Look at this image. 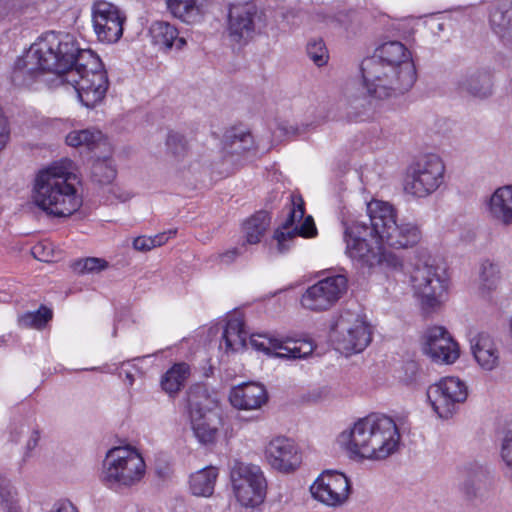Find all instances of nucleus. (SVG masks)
<instances>
[{
	"instance_id": "nucleus-27",
	"label": "nucleus",
	"mask_w": 512,
	"mask_h": 512,
	"mask_svg": "<svg viewBox=\"0 0 512 512\" xmlns=\"http://www.w3.org/2000/svg\"><path fill=\"white\" fill-rule=\"evenodd\" d=\"M254 148V139L251 133L242 130L227 132L223 140V156L232 164H236L238 158Z\"/></svg>"
},
{
	"instance_id": "nucleus-35",
	"label": "nucleus",
	"mask_w": 512,
	"mask_h": 512,
	"mask_svg": "<svg viewBox=\"0 0 512 512\" xmlns=\"http://www.w3.org/2000/svg\"><path fill=\"white\" fill-rule=\"evenodd\" d=\"M490 484V474L483 467H478L475 471L468 474L463 484L465 495L469 499L481 497L483 492L487 490Z\"/></svg>"
},
{
	"instance_id": "nucleus-10",
	"label": "nucleus",
	"mask_w": 512,
	"mask_h": 512,
	"mask_svg": "<svg viewBox=\"0 0 512 512\" xmlns=\"http://www.w3.org/2000/svg\"><path fill=\"white\" fill-rule=\"evenodd\" d=\"M230 479L235 497L242 506L255 507L264 501L266 480L259 466L234 461Z\"/></svg>"
},
{
	"instance_id": "nucleus-42",
	"label": "nucleus",
	"mask_w": 512,
	"mask_h": 512,
	"mask_svg": "<svg viewBox=\"0 0 512 512\" xmlns=\"http://www.w3.org/2000/svg\"><path fill=\"white\" fill-rule=\"evenodd\" d=\"M108 266V263L101 258L88 257L75 261L71 267L76 274L99 273Z\"/></svg>"
},
{
	"instance_id": "nucleus-4",
	"label": "nucleus",
	"mask_w": 512,
	"mask_h": 512,
	"mask_svg": "<svg viewBox=\"0 0 512 512\" xmlns=\"http://www.w3.org/2000/svg\"><path fill=\"white\" fill-rule=\"evenodd\" d=\"M72 162L64 160L41 170L34 182L33 201L48 215L69 217L76 212L82 200L70 182L75 175L70 171Z\"/></svg>"
},
{
	"instance_id": "nucleus-36",
	"label": "nucleus",
	"mask_w": 512,
	"mask_h": 512,
	"mask_svg": "<svg viewBox=\"0 0 512 512\" xmlns=\"http://www.w3.org/2000/svg\"><path fill=\"white\" fill-rule=\"evenodd\" d=\"M170 12L185 23H195L201 19V10L196 0H167Z\"/></svg>"
},
{
	"instance_id": "nucleus-46",
	"label": "nucleus",
	"mask_w": 512,
	"mask_h": 512,
	"mask_svg": "<svg viewBox=\"0 0 512 512\" xmlns=\"http://www.w3.org/2000/svg\"><path fill=\"white\" fill-rule=\"evenodd\" d=\"M166 146L168 151L175 157H181L187 151V142L184 136L176 132L168 134Z\"/></svg>"
},
{
	"instance_id": "nucleus-26",
	"label": "nucleus",
	"mask_w": 512,
	"mask_h": 512,
	"mask_svg": "<svg viewBox=\"0 0 512 512\" xmlns=\"http://www.w3.org/2000/svg\"><path fill=\"white\" fill-rule=\"evenodd\" d=\"M470 346L475 360L483 369L491 371L498 366L499 351L488 333H477L470 339Z\"/></svg>"
},
{
	"instance_id": "nucleus-54",
	"label": "nucleus",
	"mask_w": 512,
	"mask_h": 512,
	"mask_svg": "<svg viewBox=\"0 0 512 512\" xmlns=\"http://www.w3.org/2000/svg\"><path fill=\"white\" fill-rule=\"evenodd\" d=\"M26 431V426L23 423H14L10 428L9 440L14 443H18L21 435Z\"/></svg>"
},
{
	"instance_id": "nucleus-57",
	"label": "nucleus",
	"mask_w": 512,
	"mask_h": 512,
	"mask_svg": "<svg viewBox=\"0 0 512 512\" xmlns=\"http://www.w3.org/2000/svg\"><path fill=\"white\" fill-rule=\"evenodd\" d=\"M51 512H77V510L70 502H65L56 504Z\"/></svg>"
},
{
	"instance_id": "nucleus-53",
	"label": "nucleus",
	"mask_w": 512,
	"mask_h": 512,
	"mask_svg": "<svg viewBox=\"0 0 512 512\" xmlns=\"http://www.w3.org/2000/svg\"><path fill=\"white\" fill-rule=\"evenodd\" d=\"M40 434L37 430H33L25 446L24 459L30 456L32 450L38 445Z\"/></svg>"
},
{
	"instance_id": "nucleus-43",
	"label": "nucleus",
	"mask_w": 512,
	"mask_h": 512,
	"mask_svg": "<svg viewBox=\"0 0 512 512\" xmlns=\"http://www.w3.org/2000/svg\"><path fill=\"white\" fill-rule=\"evenodd\" d=\"M15 494L10 481L0 475V504L6 512H19Z\"/></svg>"
},
{
	"instance_id": "nucleus-22",
	"label": "nucleus",
	"mask_w": 512,
	"mask_h": 512,
	"mask_svg": "<svg viewBox=\"0 0 512 512\" xmlns=\"http://www.w3.org/2000/svg\"><path fill=\"white\" fill-rule=\"evenodd\" d=\"M489 217L496 223L512 225V185L497 188L487 201Z\"/></svg>"
},
{
	"instance_id": "nucleus-21",
	"label": "nucleus",
	"mask_w": 512,
	"mask_h": 512,
	"mask_svg": "<svg viewBox=\"0 0 512 512\" xmlns=\"http://www.w3.org/2000/svg\"><path fill=\"white\" fill-rule=\"evenodd\" d=\"M257 8L252 4L235 5L229 10L228 31L237 42L253 37L256 28Z\"/></svg>"
},
{
	"instance_id": "nucleus-14",
	"label": "nucleus",
	"mask_w": 512,
	"mask_h": 512,
	"mask_svg": "<svg viewBox=\"0 0 512 512\" xmlns=\"http://www.w3.org/2000/svg\"><path fill=\"white\" fill-rule=\"evenodd\" d=\"M348 280L342 274L326 277L307 288L301 304L311 311H326L347 292Z\"/></svg>"
},
{
	"instance_id": "nucleus-15",
	"label": "nucleus",
	"mask_w": 512,
	"mask_h": 512,
	"mask_svg": "<svg viewBox=\"0 0 512 512\" xmlns=\"http://www.w3.org/2000/svg\"><path fill=\"white\" fill-rule=\"evenodd\" d=\"M467 396V386L456 377H445L427 390L428 400L441 418H449Z\"/></svg>"
},
{
	"instance_id": "nucleus-7",
	"label": "nucleus",
	"mask_w": 512,
	"mask_h": 512,
	"mask_svg": "<svg viewBox=\"0 0 512 512\" xmlns=\"http://www.w3.org/2000/svg\"><path fill=\"white\" fill-rule=\"evenodd\" d=\"M145 473L142 456L127 447L108 451L103 462L102 481L111 487H129L138 483Z\"/></svg>"
},
{
	"instance_id": "nucleus-55",
	"label": "nucleus",
	"mask_w": 512,
	"mask_h": 512,
	"mask_svg": "<svg viewBox=\"0 0 512 512\" xmlns=\"http://www.w3.org/2000/svg\"><path fill=\"white\" fill-rule=\"evenodd\" d=\"M240 254L237 248H233L231 250H228L224 253L219 254L220 262L224 264H230L232 263L237 256Z\"/></svg>"
},
{
	"instance_id": "nucleus-33",
	"label": "nucleus",
	"mask_w": 512,
	"mask_h": 512,
	"mask_svg": "<svg viewBox=\"0 0 512 512\" xmlns=\"http://www.w3.org/2000/svg\"><path fill=\"white\" fill-rule=\"evenodd\" d=\"M149 33L152 43L162 50L171 49L179 34L176 27L164 21L154 22L149 29Z\"/></svg>"
},
{
	"instance_id": "nucleus-52",
	"label": "nucleus",
	"mask_w": 512,
	"mask_h": 512,
	"mask_svg": "<svg viewBox=\"0 0 512 512\" xmlns=\"http://www.w3.org/2000/svg\"><path fill=\"white\" fill-rule=\"evenodd\" d=\"M9 139V128L6 117L0 108V150H2Z\"/></svg>"
},
{
	"instance_id": "nucleus-17",
	"label": "nucleus",
	"mask_w": 512,
	"mask_h": 512,
	"mask_svg": "<svg viewBox=\"0 0 512 512\" xmlns=\"http://www.w3.org/2000/svg\"><path fill=\"white\" fill-rule=\"evenodd\" d=\"M350 489V482L343 473L326 471L311 485L310 492L316 500L335 507L348 499Z\"/></svg>"
},
{
	"instance_id": "nucleus-12",
	"label": "nucleus",
	"mask_w": 512,
	"mask_h": 512,
	"mask_svg": "<svg viewBox=\"0 0 512 512\" xmlns=\"http://www.w3.org/2000/svg\"><path fill=\"white\" fill-rule=\"evenodd\" d=\"M304 202L300 196L292 195L290 208L285 222L274 232L277 251L284 253L289 250L290 244L298 236L313 237L317 234L314 220L311 216L304 219Z\"/></svg>"
},
{
	"instance_id": "nucleus-1",
	"label": "nucleus",
	"mask_w": 512,
	"mask_h": 512,
	"mask_svg": "<svg viewBox=\"0 0 512 512\" xmlns=\"http://www.w3.org/2000/svg\"><path fill=\"white\" fill-rule=\"evenodd\" d=\"M83 51L73 35L47 32L16 61L12 80L18 86L30 87L44 72H51L64 83Z\"/></svg>"
},
{
	"instance_id": "nucleus-28",
	"label": "nucleus",
	"mask_w": 512,
	"mask_h": 512,
	"mask_svg": "<svg viewBox=\"0 0 512 512\" xmlns=\"http://www.w3.org/2000/svg\"><path fill=\"white\" fill-rule=\"evenodd\" d=\"M365 91L351 93L348 96V115L352 118H360L371 113L379 101L389 98H379L369 91L368 85L363 81Z\"/></svg>"
},
{
	"instance_id": "nucleus-31",
	"label": "nucleus",
	"mask_w": 512,
	"mask_h": 512,
	"mask_svg": "<svg viewBox=\"0 0 512 512\" xmlns=\"http://www.w3.org/2000/svg\"><path fill=\"white\" fill-rule=\"evenodd\" d=\"M190 375V367L186 363L174 364L161 378L162 389L170 396L176 395L184 386Z\"/></svg>"
},
{
	"instance_id": "nucleus-50",
	"label": "nucleus",
	"mask_w": 512,
	"mask_h": 512,
	"mask_svg": "<svg viewBox=\"0 0 512 512\" xmlns=\"http://www.w3.org/2000/svg\"><path fill=\"white\" fill-rule=\"evenodd\" d=\"M107 192V201H110L111 203H113L114 200H117L119 202H126L129 199H131V194L129 192L124 191L120 187L113 184L108 186Z\"/></svg>"
},
{
	"instance_id": "nucleus-44",
	"label": "nucleus",
	"mask_w": 512,
	"mask_h": 512,
	"mask_svg": "<svg viewBox=\"0 0 512 512\" xmlns=\"http://www.w3.org/2000/svg\"><path fill=\"white\" fill-rule=\"evenodd\" d=\"M320 125V121L303 122L301 124L280 123L279 130L288 137H300L314 130Z\"/></svg>"
},
{
	"instance_id": "nucleus-20",
	"label": "nucleus",
	"mask_w": 512,
	"mask_h": 512,
	"mask_svg": "<svg viewBox=\"0 0 512 512\" xmlns=\"http://www.w3.org/2000/svg\"><path fill=\"white\" fill-rule=\"evenodd\" d=\"M269 464L276 470L290 472L301 463V457L294 442L279 436L272 439L265 449Z\"/></svg>"
},
{
	"instance_id": "nucleus-34",
	"label": "nucleus",
	"mask_w": 512,
	"mask_h": 512,
	"mask_svg": "<svg viewBox=\"0 0 512 512\" xmlns=\"http://www.w3.org/2000/svg\"><path fill=\"white\" fill-rule=\"evenodd\" d=\"M271 217L267 211H259L255 213L244 224V233L246 242L249 244H257L268 229Z\"/></svg>"
},
{
	"instance_id": "nucleus-6",
	"label": "nucleus",
	"mask_w": 512,
	"mask_h": 512,
	"mask_svg": "<svg viewBox=\"0 0 512 512\" xmlns=\"http://www.w3.org/2000/svg\"><path fill=\"white\" fill-rule=\"evenodd\" d=\"M372 230L389 246L400 249L417 244L420 240L419 228L412 223H398L396 211L387 202L374 200L366 207Z\"/></svg>"
},
{
	"instance_id": "nucleus-24",
	"label": "nucleus",
	"mask_w": 512,
	"mask_h": 512,
	"mask_svg": "<svg viewBox=\"0 0 512 512\" xmlns=\"http://www.w3.org/2000/svg\"><path fill=\"white\" fill-rule=\"evenodd\" d=\"M492 86V74L487 69L468 70L457 80L459 91L479 98L490 96Z\"/></svg>"
},
{
	"instance_id": "nucleus-19",
	"label": "nucleus",
	"mask_w": 512,
	"mask_h": 512,
	"mask_svg": "<svg viewBox=\"0 0 512 512\" xmlns=\"http://www.w3.org/2000/svg\"><path fill=\"white\" fill-rule=\"evenodd\" d=\"M332 329L335 334L334 337L340 338V341L348 343V345L351 343L347 340L350 337V333H358L359 346L371 341V329L358 308L342 310Z\"/></svg>"
},
{
	"instance_id": "nucleus-58",
	"label": "nucleus",
	"mask_w": 512,
	"mask_h": 512,
	"mask_svg": "<svg viewBox=\"0 0 512 512\" xmlns=\"http://www.w3.org/2000/svg\"><path fill=\"white\" fill-rule=\"evenodd\" d=\"M10 0H0V18L4 17L9 10Z\"/></svg>"
},
{
	"instance_id": "nucleus-16",
	"label": "nucleus",
	"mask_w": 512,
	"mask_h": 512,
	"mask_svg": "<svg viewBox=\"0 0 512 512\" xmlns=\"http://www.w3.org/2000/svg\"><path fill=\"white\" fill-rule=\"evenodd\" d=\"M123 17L112 3L97 1L92 7V22L98 40L107 43H114L123 34Z\"/></svg>"
},
{
	"instance_id": "nucleus-25",
	"label": "nucleus",
	"mask_w": 512,
	"mask_h": 512,
	"mask_svg": "<svg viewBox=\"0 0 512 512\" xmlns=\"http://www.w3.org/2000/svg\"><path fill=\"white\" fill-rule=\"evenodd\" d=\"M191 423L194 435L198 441L208 445L216 441L222 419L217 411L208 409L203 412H192Z\"/></svg>"
},
{
	"instance_id": "nucleus-56",
	"label": "nucleus",
	"mask_w": 512,
	"mask_h": 512,
	"mask_svg": "<svg viewBox=\"0 0 512 512\" xmlns=\"http://www.w3.org/2000/svg\"><path fill=\"white\" fill-rule=\"evenodd\" d=\"M173 234H175V231L170 230L169 232L160 233V234L155 235L154 237H151V239L154 243V248L166 243L167 240L169 239L170 235H173Z\"/></svg>"
},
{
	"instance_id": "nucleus-39",
	"label": "nucleus",
	"mask_w": 512,
	"mask_h": 512,
	"mask_svg": "<svg viewBox=\"0 0 512 512\" xmlns=\"http://www.w3.org/2000/svg\"><path fill=\"white\" fill-rule=\"evenodd\" d=\"M103 140V134L101 131L88 128L83 130L71 131L66 136V143L72 147H86L93 149Z\"/></svg>"
},
{
	"instance_id": "nucleus-49",
	"label": "nucleus",
	"mask_w": 512,
	"mask_h": 512,
	"mask_svg": "<svg viewBox=\"0 0 512 512\" xmlns=\"http://www.w3.org/2000/svg\"><path fill=\"white\" fill-rule=\"evenodd\" d=\"M501 457L506 466L512 470V431H509L503 439Z\"/></svg>"
},
{
	"instance_id": "nucleus-51",
	"label": "nucleus",
	"mask_w": 512,
	"mask_h": 512,
	"mask_svg": "<svg viewBox=\"0 0 512 512\" xmlns=\"http://www.w3.org/2000/svg\"><path fill=\"white\" fill-rule=\"evenodd\" d=\"M133 248L140 252H147L154 248L151 237L139 236L133 241Z\"/></svg>"
},
{
	"instance_id": "nucleus-5",
	"label": "nucleus",
	"mask_w": 512,
	"mask_h": 512,
	"mask_svg": "<svg viewBox=\"0 0 512 512\" xmlns=\"http://www.w3.org/2000/svg\"><path fill=\"white\" fill-rule=\"evenodd\" d=\"M64 83L75 88L79 100L88 108L102 102L109 86L107 73L99 57L90 50L80 53L76 66L68 72Z\"/></svg>"
},
{
	"instance_id": "nucleus-29",
	"label": "nucleus",
	"mask_w": 512,
	"mask_h": 512,
	"mask_svg": "<svg viewBox=\"0 0 512 512\" xmlns=\"http://www.w3.org/2000/svg\"><path fill=\"white\" fill-rule=\"evenodd\" d=\"M490 25L502 43L512 49V11L501 7L493 9L490 14Z\"/></svg>"
},
{
	"instance_id": "nucleus-2",
	"label": "nucleus",
	"mask_w": 512,
	"mask_h": 512,
	"mask_svg": "<svg viewBox=\"0 0 512 512\" xmlns=\"http://www.w3.org/2000/svg\"><path fill=\"white\" fill-rule=\"evenodd\" d=\"M360 70L369 91L379 98H397L405 94L417 78L411 53L399 41L378 46L372 56L361 62Z\"/></svg>"
},
{
	"instance_id": "nucleus-41",
	"label": "nucleus",
	"mask_w": 512,
	"mask_h": 512,
	"mask_svg": "<svg viewBox=\"0 0 512 512\" xmlns=\"http://www.w3.org/2000/svg\"><path fill=\"white\" fill-rule=\"evenodd\" d=\"M51 318H52V312L45 307H41L37 311L27 312V313L21 315L18 318V323L21 327H25V328H28V327L41 328Z\"/></svg>"
},
{
	"instance_id": "nucleus-32",
	"label": "nucleus",
	"mask_w": 512,
	"mask_h": 512,
	"mask_svg": "<svg viewBox=\"0 0 512 512\" xmlns=\"http://www.w3.org/2000/svg\"><path fill=\"white\" fill-rule=\"evenodd\" d=\"M217 476L215 467H206L191 475L190 489L192 493L204 497L212 495Z\"/></svg>"
},
{
	"instance_id": "nucleus-23",
	"label": "nucleus",
	"mask_w": 512,
	"mask_h": 512,
	"mask_svg": "<svg viewBox=\"0 0 512 512\" xmlns=\"http://www.w3.org/2000/svg\"><path fill=\"white\" fill-rule=\"evenodd\" d=\"M229 400L232 406L238 409H258L267 401V392L260 384L244 383L231 390Z\"/></svg>"
},
{
	"instance_id": "nucleus-38",
	"label": "nucleus",
	"mask_w": 512,
	"mask_h": 512,
	"mask_svg": "<svg viewBox=\"0 0 512 512\" xmlns=\"http://www.w3.org/2000/svg\"><path fill=\"white\" fill-rule=\"evenodd\" d=\"M501 272L498 263L486 259L479 268V288L483 293L495 290L500 282Z\"/></svg>"
},
{
	"instance_id": "nucleus-8",
	"label": "nucleus",
	"mask_w": 512,
	"mask_h": 512,
	"mask_svg": "<svg viewBox=\"0 0 512 512\" xmlns=\"http://www.w3.org/2000/svg\"><path fill=\"white\" fill-rule=\"evenodd\" d=\"M410 283L426 313L439 309L446 299V279L439 273V268L428 261L419 260L413 264Z\"/></svg>"
},
{
	"instance_id": "nucleus-18",
	"label": "nucleus",
	"mask_w": 512,
	"mask_h": 512,
	"mask_svg": "<svg viewBox=\"0 0 512 512\" xmlns=\"http://www.w3.org/2000/svg\"><path fill=\"white\" fill-rule=\"evenodd\" d=\"M423 338V351L433 361L451 364L458 359V344L444 327L435 326L427 329Z\"/></svg>"
},
{
	"instance_id": "nucleus-40",
	"label": "nucleus",
	"mask_w": 512,
	"mask_h": 512,
	"mask_svg": "<svg viewBox=\"0 0 512 512\" xmlns=\"http://www.w3.org/2000/svg\"><path fill=\"white\" fill-rule=\"evenodd\" d=\"M187 401L190 408V414L195 411H207L210 397L206 387L202 384L192 385L187 392Z\"/></svg>"
},
{
	"instance_id": "nucleus-37",
	"label": "nucleus",
	"mask_w": 512,
	"mask_h": 512,
	"mask_svg": "<svg viewBox=\"0 0 512 512\" xmlns=\"http://www.w3.org/2000/svg\"><path fill=\"white\" fill-rule=\"evenodd\" d=\"M116 175V167L111 158L97 159L92 165L91 179L99 187L113 184Z\"/></svg>"
},
{
	"instance_id": "nucleus-59",
	"label": "nucleus",
	"mask_w": 512,
	"mask_h": 512,
	"mask_svg": "<svg viewBox=\"0 0 512 512\" xmlns=\"http://www.w3.org/2000/svg\"><path fill=\"white\" fill-rule=\"evenodd\" d=\"M186 43H187L186 39L183 37H179L178 35H177V39H175V41H174V44L176 45V48L178 50L183 49L185 47Z\"/></svg>"
},
{
	"instance_id": "nucleus-30",
	"label": "nucleus",
	"mask_w": 512,
	"mask_h": 512,
	"mask_svg": "<svg viewBox=\"0 0 512 512\" xmlns=\"http://www.w3.org/2000/svg\"><path fill=\"white\" fill-rule=\"evenodd\" d=\"M222 339L225 341L227 350L239 351L246 347L248 333L245 331L244 322L240 317L234 316L227 321Z\"/></svg>"
},
{
	"instance_id": "nucleus-9",
	"label": "nucleus",
	"mask_w": 512,
	"mask_h": 512,
	"mask_svg": "<svg viewBox=\"0 0 512 512\" xmlns=\"http://www.w3.org/2000/svg\"><path fill=\"white\" fill-rule=\"evenodd\" d=\"M344 241L346 255L361 267L373 268L379 264L380 238L372 230V225L364 221L345 224Z\"/></svg>"
},
{
	"instance_id": "nucleus-45",
	"label": "nucleus",
	"mask_w": 512,
	"mask_h": 512,
	"mask_svg": "<svg viewBox=\"0 0 512 512\" xmlns=\"http://www.w3.org/2000/svg\"><path fill=\"white\" fill-rule=\"evenodd\" d=\"M307 54L319 67L325 65L329 58L327 48L321 39L311 40L307 44Z\"/></svg>"
},
{
	"instance_id": "nucleus-3",
	"label": "nucleus",
	"mask_w": 512,
	"mask_h": 512,
	"mask_svg": "<svg viewBox=\"0 0 512 512\" xmlns=\"http://www.w3.org/2000/svg\"><path fill=\"white\" fill-rule=\"evenodd\" d=\"M399 441L400 434L394 420L381 414H371L358 420L349 431L338 437L340 446L353 459H385L396 452Z\"/></svg>"
},
{
	"instance_id": "nucleus-13",
	"label": "nucleus",
	"mask_w": 512,
	"mask_h": 512,
	"mask_svg": "<svg viewBox=\"0 0 512 512\" xmlns=\"http://www.w3.org/2000/svg\"><path fill=\"white\" fill-rule=\"evenodd\" d=\"M249 343L257 351L286 360L306 358L315 349L314 343L309 339L281 340L266 333L251 334Z\"/></svg>"
},
{
	"instance_id": "nucleus-47",
	"label": "nucleus",
	"mask_w": 512,
	"mask_h": 512,
	"mask_svg": "<svg viewBox=\"0 0 512 512\" xmlns=\"http://www.w3.org/2000/svg\"><path fill=\"white\" fill-rule=\"evenodd\" d=\"M380 261L377 266L384 267L389 270L398 271L403 267L402 260L393 252H387L383 247L380 249Z\"/></svg>"
},
{
	"instance_id": "nucleus-11",
	"label": "nucleus",
	"mask_w": 512,
	"mask_h": 512,
	"mask_svg": "<svg viewBox=\"0 0 512 512\" xmlns=\"http://www.w3.org/2000/svg\"><path fill=\"white\" fill-rule=\"evenodd\" d=\"M445 166L439 156L429 154L410 166L405 190L416 197H426L436 191L444 180Z\"/></svg>"
},
{
	"instance_id": "nucleus-48",
	"label": "nucleus",
	"mask_w": 512,
	"mask_h": 512,
	"mask_svg": "<svg viewBox=\"0 0 512 512\" xmlns=\"http://www.w3.org/2000/svg\"><path fill=\"white\" fill-rule=\"evenodd\" d=\"M358 333H350V337L347 338V340H349V342H351L349 345L343 341H340V338H335V343L337 345V349L346 353V354H350V353H359L361 351H363L369 343H364V345L362 346H359L358 345Z\"/></svg>"
}]
</instances>
